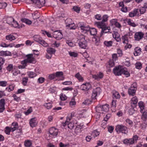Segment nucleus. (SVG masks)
Returning a JSON list of instances; mask_svg holds the SVG:
<instances>
[{
	"instance_id": "52",
	"label": "nucleus",
	"mask_w": 147,
	"mask_h": 147,
	"mask_svg": "<svg viewBox=\"0 0 147 147\" xmlns=\"http://www.w3.org/2000/svg\"><path fill=\"white\" fill-rule=\"evenodd\" d=\"M70 25H69L68 26H67V27H68V29L70 30H75L76 28V27L75 26V24H74V22Z\"/></svg>"
},
{
	"instance_id": "43",
	"label": "nucleus",
	"mask_w": 147,
	"mask_h": 147,
	"mask_svg": "<svg viewBox=\"0 0 147 147\" xmlns=\"http://www.w3.org/2000/svg\"><path fill=\"white\" fill-rule=\"evenodd\" d=\"M32 112V109L31 107H30L26 111H25L24 113L26 115H28Z\"/></svg>"
},
{
	"instance_id": "49",
	"label": "nucleus",
	"mask_w": 147,
	"mask_h": 147,
	"mask_svg": "<svg viewBox=\"0 0 147 147\" xmlns=\"http://www.w3.org/2000/svg\"><path fill=\"white\" fill-rule=\"evenodd\" d=\"M141 49L140 48L139 49L137 50V48L136 49L135 52L134 53V55L135 56H137L140 55L141 52Z\"/></svg>"
},
{
	"instance_id": "25",
	"label": "nucleus",
	"mask_w": 147,
	"mask_h": 147,
	"mask_svg": "<svg viewBox=\"0 0 147 147\" xmlns=\"http://www.w3.org/2000/svg\"><path fill=\"white\" fill-rule=\"evenodd\" d=\"M104 22H103L102 20V21L100 22H96V24L98 28H101L102 29L103 28H104V27H105V24L104 23Z\"/></svg>"
},
{
	"instance_id": "48",
	"label": "nucleus",
	"mask_w": 147,
	"mask_h": 147,
	"mask_svg": "<svg viewBox=\"0 0 147 147\" xmlns=\"http://www.w3.org/2000/svg\"><path fill=\"white\" fill-rule=\"evenodd\" d=\"M69 55L72 57H77L78 54L77 53L72 52L71 51H69Z\"/></svg>"
},
{
	"instance_id": "34",
	"label": "nucleus",
	"mask_w": 147,
	"mask_h": 147,
	"mask_svg": "<svg viewBox=\"0 0 147 147\" xmlns=\"http://www.w3.org/2000/svg\"><path fill=\"white\" fill-rule=\"evenodd\" d=\"M47 52L49 54L52 55L54 54L55 52V50L52 48H49L47 49Z\"/></svg>"
},
{
	"instance_id": "61",
	"label": "nucleus",
	"mask_w": 147,
	"mask_h": 147,
	"mask_svg": "<svg viewBox=\"0 0 147 147\" xmlns=\"http://www.w3.org/2000/svg\"><path fill=\"white\" fill-rule=\"evenodd\" d=\"M33 18L34 19H38L40 17L39 14L38 13H34L32 14Z\"/></svg>"
},
{
	"instance_id": "4",
	"label": "nucleus",
	"mask_w": 147,
	"mask_h": 147,
	"mask_svg": "<svg viewBox=\"0 0 147 147\" xmlns=\"http://www.w3.org/2000/svg\"><path fill=\"white\" fill-rule=\"evenodd\" d=\"M123 67L120 65L115 67L113 70L114 74L116 76H120L123 74V71L124 70Z\"/></svg>"
},
{
	"instance_id": "64",
	"label": "nucleus",
	"mask_w": 147,
	"mask_h": 147,
	"mask_svg": "<svg viewBox=\"0 0 147 147\" xmlns=\"http://www.w3.org/2000/svg\"><path fill=\"white\" fill-rule=\"evenodd\" d=\"M7 5V4L5 3H0V9L5 8Z\"/></svg>"
},
{
	"instance_id": "5",
	"label": "nucleus",
	"mask_w": 147,
	"mask_h": 147,
	"mask_svg": "<svg viewBox=\"0 0 147 147\" xmlns=\"http://www.w3.org/2000/svg\"><path fill=\"white\" fill-rule=\"evenodd\" d=\"M34 40L39 42L44 47H46L48 46V44L43 40L42 38L38 35H36L34 36Z\"/></svg>"
},
{
	"instance_id": "45",
	"label": "nucleus",
	"mask_w": 147,
	"mask_h": 147,
	"mask_svg": "<svg viewBox=\"0 0 147 147\" xmlns=\"http://www.w3.org/2000/svg\"><path fill=\"white\" fill-rule=\"evenodd\" d=\"M11 25L15 28H20V27L19 26L18 22L16 21H15L14 20Z\"/></svg>"
},
{
	"instance_id": "63",
	"label": "nucleus",
	"mask_w": 147,
	"mask_h": 147,
	"mask_svg": "<svg viewBox=\"0 0 147 147\" xmlns=\"http://www.w3.org/2000/svg\"><path fill=\"white\" fill-rule=\"evenodd\" d=\"M107 129L108 131L110 133H112L114 130V127L112 126H109L108 127Z\"/></svg>"
},
{
	"instance_id": "33",
	"label": "nucleus",
	"mask_w": 147,
	"mask_h": 147,
	"mask_svg": "<svg viewBox=\"0 0 147 147\" xmlns=\"http://www.w3.org/2000/svg\"><path fill=\"white\" fill-rule=\"evenodd\" d=\"M65 22L67 27L69 25H70V24H71L74 23V22H72V19L70 18L66 19L65 20Z\"/></svg>"
},
{
	"instance_id": "53",
	"label": "nucleus",
	"mask_w": 147,
	"mask_h": 147,
	"mask_svg": "<svg viewBox=\"0 0 147 147\" xmlns=\"http://www.w3.org/2000/svg\"><path fill=\"white\" fill-rule=\"evenodd\" d=\"M72 9L77 13H79L80 11V8L78 6H75L73 7Z\"/></svg>"
},
{
	"instance_id": "13",
	"label": "nucleus",
	"mask_w": 147,
	"mask_h": 147,
	"mask_svg": "<svg viewBox=\"0 0 147 147\" xmlns=\"http://www.w3.org/2000/svg\"><path fill=\"white\" fill-rule=\"evenodd\" d=\"M138 100V98L136 96H135L132 98L130 102L131 106L133 107H136Z\"/></svg>"
},
{
	"instance_id": "21",
	"label": "nucleus",
	"mask_w": 147,
	"mask_h": 147,
	"mask_svg": "<svg viewBox=\"0 0 147 147\" xmlns=\"http://www.w3.org/2000/svg\"><path fill=\"white\" fill-rule=\"evenodd\" d=\"M138 106L140 109V112H143L145 110L144 107L145 105L143 102L142 101H140L138 103Z\"/></svg>"
},
{
	"instance_id": "27",
	"label": "nucleus",
	"mask_w": 147,
	"mask_h": 147,
	"mask_svg": "<svg viewBox=\"0 0 147 147\" xmlns=\"http://www.w3.org/2000/svg\"><path fill=\"white\" fill-rule=\"evenodd\" d=\"M103 76V74L102 73L100 72L98 74H97V75H93V78L95 79L98 80L101 78Z\"/></svg>"
},
{
	"instance_id": "7",
	"label": "nucleus",
	"mask_w": 147,
	"mask_h": 147,
	"mask_svg": "<svg viewBox=\"0 0 147 147\" xmlns=\"http://www.w3.org/2000/svg\"><path fill=\"white\" fill-rule=\"evenodd\" d=\"M36 7L40 8L44 5L45 2V0H31Z\"/></svg>"
},
{
	"instance_id": "31",
	"label": "nucleus",
	"mask_w": 147,
	"mask_h": 147,
	"mask_svg": "<svg viewBox=\"0 0 147 147\" xmlns=\"http://www.w3.org/2000/svg\"><path fill=\"white\" fill-rule=\"evenodd\" d=\"M89 32H90L91 35H95L96 34L97 31L96 29L94 28H90Z\"/></svg>"
},
{
	"instance_id": "62",
	"label": "nucleus",
	"mask_w": 147,
	"mask_h": 147,
	"mask_svg": "<svg viewBox=\"0 0 147 147\" xmlns=\"http://www.w3.org/2000/svg\"><path fill=\"white\" fill-rule=\"evenodd\" d=\"M136 16H140V13H139V10L138 9H135L133 11Z\"/></svg>"
},
{
	"instance_id": "15",
	"label": "nucleus",
	"mask_w": 147,
	"mask_h": 147,
	"mask_svg": "<svg viewBox=\"0 0 147 147\" xmlns=\"http://www.w3.org/2000/svg\"><path fill=\"white\" fill-rule=\"evenodd\" d=\"M37 119L36 117H34L31 119L29 121V124L32 127H35L37 124Z\"/></svg>"
},
{
	"instance_id": "55",
	"label": "nucleus",
	"mask_w": 147,
	"mask_h": 147,
	"mask_svg": "<svg viewBox=\"0 0 147 147\" xmlns=\"http://www.w3.org/2000/svg\"><path fill=\"white\" fill-rule=\"evenodd\" d=\"M12 127L13 129V131L15 130L18 127V123L17 122H13L12 124Z\"/></svg>"
},
{
	"instance_id": "54",
	"label": "nucleus",
	"mask_w": 147,
	"mask_h": 147,
	"mask_svg": "<svg viewBox=\"0 0 147 147\" xmlns=\"http://www.w3.org/2000/svg\"><path fill=\"white\" fill-rule=\"evenodd\" d=\"M104 44L107 47H110L112 45V42L111 41H105L104 42Z\"/></svg>"
},
{
	"instance_id": "47",
	"label": "nucleus",
	"mask_w": 147,
	"mask_h": 147,
	"mask_svg": "<svg viewBox=\"0 0 147 147\" xmlns=\"http://www.w3.org/2000/svg\"><path fill=\"white\" fill-rule=\"evenodd\" d=\"M123 69H124V70L123 71V74L126 77H128L130 76V74L129 72L127 71V69L124 67Z\"/></svg>"
},
{
	"instance_id": "6",
	"label": "nucleus",
	"mask_w": 147,
	"mask_h": 147,
	"mask_svg": "<svg viewBox=\"0 0 147 147\" xmlns=\"http://www.w3.org/2000/svg\"><path fill=\"white\" fill-rule=\"evenodd\" d=\"M137 89V84L136 83H133L128 90L129 94L131 96H134L135 94Z\"/></svg>"
},
{
	"instance_id": "10",
	"label": "nucleus",
	"mask_w": 147,
	"mask_h": 147,
	"mask_svg": "<svg viewBox=\"0 0 147 147\" xmlns=\"http://www.w3.org/2000/svg\"><path fill=\"white\" fill-rule=\"evenodd\" d=\"M144 35V33L141 32H136L134 35L135 40L137 41L140 40L143 38Z\"/></svg>"
},
{
	"instance_id": "12",
	"label": "nucleus",
	"mask_w": 147,
	"mask_h": 147,
	"mask_svg": "<svg viewBox=\"0 0 147 147\" xmlns=\"http://www.w3.org/2000/svg\"><path fill=\"white\" fill-rule=\"evenodd\" d=\"M58 131V129L54 127L51 128L49 130L50 134L53 137H55L57 135Z\"/></svg>"
},
{
	"instance_id": "51",
	"label": "nucleus",
	"mask_w": 147,
	"mask_h": 147,
	"mask_svg": "<svg viewBox=\"0 0 147 147\" xmlns=\"http://www.w3.org/2000/svg\"><path fill=\"white\" fill-rule=\"evenodd\" d=\"M136 68L138 69H141L142 67V64L140 62H137L135 64Z\"/></svg>"
},
{
	"instance_id": "20",
	"label": "nucleus",
	"mask_w": 147,
	"mask_h": 147,
	"mask_svg": "<svg viewBox=\"0 0 147 147\" xmlns=\"http://www.w3.org/2000/svg\"><path fill=\"white\" fill-rule=\"evenodd\" d=\"M80 28L82 30V32L84 33H86L87 32H89L90 28L88 26H85L84 25H81Z\"/></svg>"
},
{
	"instance_id": "9",
	"label": "nucleus",
	"mask_w": 147,
	"mask_h": 147,
	"mask_svg": "<svg viewBox=\"0 0 147 147\" xmlns=\"http://www.w3.org/2000/svg\"><path fill=\"white\" fill-rule=\"evenodd\" d=\"M26 57L27 58L26 59L28 63L34 64L36 63V60L33 54H30L26 55Z\"/></svg>"
},
{
	"instance_id": "18",
	"label": "nucleus",
	"mask_w": 147,
	"mask_h": 147,
	"mask_svg": "<svg viewBox=\"0 0 147 147\" xmlns=\"http://www.w3.org/2000/svg\"><path fill=\"white\" fill-rule=\"evenodd\" d=\"M111 30V28L110 27H105L104 28L102 29V30L100 33V36L101 37L103 34L105 33H106L108 32H110V30Z\"/></svg>"
},
{
	"instance_id": "16",
	"label": "nucleus",
	"mask_w": 147,
	"mask_h": 147,
	"mask_svg": "<svg viewBox=\"0 0 147 147\" xmlns=\"http://www.w3.org/2000/svg\"><path fill=\"white\" fill-rule=\"evenodd\" d=\"M133 139L131 138H126L123 140V143L127 145H130L134 144Z\"/></svg>"
},
{
	"instance_id": "57",
	"label": "nucleus",
	"mask_w": 147,
	"mask_h": 147,
	"mask_svg": "<svg viewBox=\"0 0 147 147\" xmlns=\"http://www.w3.org/2000/svg\"><path fill=\"white\" fill-rule=\"evenodd\" d=\"M96 110L97 112L98 113H101V111H103L102 106H97L96 107Z\"/></svg>"
},
{
	"instance_id": "41",
	"label": "nucleus",
	"mask_w": 147,
	"mask_h": 147,
	"mask_svg": "<svg viewBox=\"0 0 147 147\" xmlns=\"http://www.w3.org/2000/svg\"><path fill=\"white\" fill-rule=\"evenodd\" d=\"M45 107L47 109H51L52 107V104L51 102L46 103L44 105Z\"/></svg>"
},
{
	"instance_id": "29",
	"label": "nucleus",
	"mask_w": 147,
	"mask_h": 147,
	"mask_svg": "<svg viewBox=\"0 0 147 147\" xmlns=\"http://www.w3.org/2000/svg\"><path fill=\"white\" fill-rule=\"evenodd\" d=\"M122 42L123 44H128V39L127 35H125L122 37Z\"/></svg>"
},
{
	"instance_id": "8",
	"label": "nucleus",
	"mask_w": 147,
	"mask_h": 147,
	"mask_svg": "<svg viewBox=\"0 0 147 147\" xmlns=\"http://www.w3.org/2000/svg\"><path fill=\"white\" fill-rule=\"evenodd\" d=\"M53 34V37L57 40H60L63 38V34L59 30L54 31Z\"/></svg>"
},
{
	"instance_id": "46",
	"label": "nucleus",
	"mask_w": 147,
	"mask_h": 147,
	"mask_svg": "<svg viewBox=\"0 0 147 147\" xmlns=\"http://www.w3.org/2000/svg\"><path fill=\"white\" fill-rule=\"evenodd\" d=\"M14 20L13 18L12 17L8 18L7 19V22L8 24L11 25Z\"/></svg>"
},
{
	"instance_id": "42",
	"label": "nucleus",
	"mask_w": 147,
	"mask_h": 147,
	"mask_svg": "<svg viewBox=\"0 0 147 147\" xmlns=\"http://www.w3.org/2000/svg\"><path fill=\"white\" fill-rule=\"evenodd\" d=\"M100 134L99 132L96 130H94L92 132V136H93L94 138L97 137L99 136Z\"/></svg>"
},
{
	"instance_id": "39",
	"label": "nucleus",
	"mask_w": 147,
	"mask_h": 147,
	"mask_svg": "<svg viewBox=\"0 0 147 147\" xmlns=\"http://www.w3.org/2000/svg\"><path fill=\"white\" fill-rule=\"evenodd\" d=\"M75 77L78 79L80 82H82L83 81V78L80 75L79 73H78L76 74Z\"/></svg>"
},
{
	"instance_id": "26",
	"label": "nucleus",
	"mask_w": 147,
	"mask_h": 147,
	"mask_svg": "<svg viewBox=\"0 0 147 147\" xmlns=\"http://www.w3.org/2000/svg\"><path fill=\"white\" fill-rule=\"evenodd\" d=\"M113 97L117 99H119L120 97V95L118 92L115 90H113L112 92Z\"/></svg>"
},
{
	"instance_id": "2",
	"label": "nucleus",
	"mask_w": 147,
	"mask_h": 147,
	"mask_svg": "<svg viewBox=\"0 0 147 147\" xmlns=\"http://www.w3.org/2000/svg\"><path fill=\"white\" fill-rule=\"evenodd\" d=\"M101 92V89L99 87L96 88L93 90L91 96L92 101L94 102L96 101V97L100 94Z\"/></svg>"
},
{
	"instance_id": "35",
	"label": "nucleus",
	"mask_w": 147,
	"mask_h": 147,
	"mask_svg": "<svg viewBox=\"0 0 147 147\" xmlns=\"http://www.w3.org/2000/svg\"><path fill=\"white\" fill-rule=\"evenodd\" d=\"M21 20L22 22L29 25L31 24L32 23V22L31 20L26 18L22 19Z\"/></svg>"
},
{
	"instance_id": "38",
	"label": "nucleus",
	"mask_w": 147,
	"mask_h": 147,
	"mask_svg": "<svg viewBox=\"0 0 147 147\" xmlns=\"http://www.w3.org/2000/svg\"><path fill=\"white\" fill-rule=\"evenodd\" d=\"M74 114L75 113L74 112H72L71 113L69 114L67 117L66 120L67 121H70L72 117L74 116Z\"/></svg>"
},
{
	"instance_id": "28",
	"label": "nucleus",
	"mask_w": 147,
	"mask_h": 147,
	"mask_svg": "<svg viewBox=\"0 0 147 147\" xmlns=\"http://www.w3.org/2000/svg\"><path fill=\"white\" fill-rule=\"evenodd\" d=\"M32 144L31 140H27L24 141V145L26 147H30Z\"/></svg>"
},
{
	"instance_id": "14",
	"label": "nucleus",
	"mask_w": 147,
	"mask_h": 147,
	"mask_svg": "<svg viewBox=\"0 0 147 147\" xmlns=\"http://www.w3.org/2000/svg\"><path fill=\"white\" fill-rule=\"evenodd\" d=\"M70 121H66L65 123H62V125L63 126V127L65 128V126L67 125V127L70 129H72L74 127V125L73 124L69 122Z\"/></svg>"
},
{
	"instance_id": "58",
	"label": "nucleus",
	"mask_w": 147,
	"mask_h": 147,
	"mask_svg": "<svg viewBox=\"0 0 147 147\" xmlns=\"http://www.w3.org/2000/svg\"><path fill=\"white\" fill-rule=\"evenodd\" d=\"M135 107H131V108L129 109V113L130 115H132L134 113L135 111L134 108Z\"/></svg>"
},
{
	"instance_id": "19",
	"label": "nucleus",
	"mask_w": 147,
	"mask_h": 147,
	"mask_svg": "<svg viewBox=\"0 0 147 147\" xmlns=\"http://www.w3.org/2000/svg\"><path fill=\"white\" fill-rule=\"evenodd\" d=\"M125 125L128 127H131L133 126V123L132 121L129 118L126 119L125 121Z\"/></svg>"
},
{
	"instance_id": "3",
	"label": "nucleus",
	"mask_w": 147,
	"mask_h": 147,
	"mask_svg": "<svg viewBox=\"0 0 147 147\" xmlns=\"http://www.w3.org/2000/svg\"><path fill=\"white\" fill-rule=\"evenodd\" d=\"M78 45L82 49H86L87 47V42L85 39V37L84 35L80 36L79 38Z\"/></svg>"
},
{
	"instance_id": "59",
	"label": "nucleus",
	"mask_w": 147,
	"mask_h": 147,
	"mask_svg": "<svg viewBox=\"0 0 147 147\" xmlns=\"http://www.w3.org/2000/svg\"><path fill=\"white\" fill-rule=\"evenodd\" d=\"M60 98L61 100H65L67 99V97L65 94H62L60 95Z\"/></svg>"
},
{
	"instance_id": "60",
	"label": "nucleus",
	"mask_w": 147,
	"mask_h": 147,
	"mask_svg": "<svg viewBox=\"0 0 147 147\" xmlns=\"http://www.w3.org/2000/svg\"><path fill=\"white\" fill-rule=\"evenodd\" d=\"M145 8H146L144 7H142L140 9H139V12L140 13V14H143L146 11Z\"/></svg>"
},
{
	"instance_id": "44",
	"label": "nucleus",
	"mask_w": 147,
	"mask_h": 147,
	"mask_svg": "<svg viewBox=\"0 0 147 147\" xmlns=\"http://www.w3.org/2000/svg\"><path fill=\"white\" fill-rule=\"evenodd\" d=\"M28 74L29 77L30 78H33L36 76V74L33 72H28Z\"/></svg>"
},
{
	"instance_id": "40",
	"label": "nucleus",
	"mask_w": 147,
	"mask_h": 147,
	"mask_svg": "<svg viewBox=\"0 0 147 147\" xmlns=\"http://www.w3.org/2000/svg\"><path fill=\"white\" fill-rule=\"evenodd\" d=\"M16 135L15 136L18 138L22 134V130L21 129H18L16 132Z\"/></svg>"
},
{
	"instance_id": "36",
	"label": "nucleus",
	"mask_w": 147,
	"mask_h": 147,
	"mask_svg": "<svg viewBox=\"0 0 147 147\" xmlns=\"http://www.w3.org/2000/svg\"><path fill=\"white\" fill-rule=\"evenodd\" d=\"M142 113V119L144 121H146V119H147V113L146 112V111H144V112H141Z\"/></svg>"
},
{
	"instance_id": "1",
	"label": "nucleus",
	"mask_w": 147,
	"mask_h": 147,
	"mask_svg": "<svg viewBox=\"0 0 147 147\" xmlns=\"http://www.w3.org/2000/svg\"><path fill=\"white\" fill-rule=\"evenodd\" d=\"M115 130L118 134L122 133L126 134L128 132L127 126L122 125H117L115 127Z\"/></svg>"
},
{
	"instance_id": "30",
	"label": "nucleus",
	"mask_w": 147,
	"mask_h": 147,
	"mask_svg": "<svg viewBox=\"0 0 147 147\" xmlns=\"http://www.w3.org/2000/svg\"><path fill=\"white\" fill-rule=\"evenodd\" d=\"M102 111L105 112H107L109 110V105L107 104H105L102 106Z\"/></svg>"
},
{
	"instance_id": "56",
	"label": "nucleus",
	"mask_w": 147,
	"mask_h": 147,
	"mask_svg": "<svg viewBox=\"0 0 147 147\" xmlns=\"http://www.w3.org/2000/svg\"><path fill=\"white\" fill-rule=\"evenodd\" d=\"M139 137L137 135H134L132 138H131L132 139H133V143L134 144L135 142H136L138 140Z\"/></svg>"
},
{
	"instance_id": "50",
	"label": "nucleus",
	"mask_w": 147,
	"mask_h": 147,
	"mask_svg": "<svg viewBox=\"0 0 147 147\" xmlns=\"http://www.w3.org/2000/svg\"><path fill=\"white\" fill-rule=\"evenodd\" d=\"M14 87V85L13 84H12L10 85L9 86L6 88V90H7L9 92H10L13 90Z\"/></svg>"
},
{
	"instance_id": "37",
	"label": "nucleus",
	"mask_w": 147,
	"mask_h": 147,
	"mask_svg": "<svg viewBox=\"0 0 147 147\" xmlns=\"http://www.w3.org/2000/svg\"><path fill=\"white\" fill-rule=\"evenodd\" d=\"M127 22L129 25L133 27H135L137 26V25L132 20L130 19L128 20Z\"/></svg>"
},
{
	"instance_id": "23",
	"label": "nucleus",
	"mask_w": 147,
	"mask_h": 147,
	"mask_svg": "<svg viewBox=\"0 0 147 147\" xmlns=\"http://www.w3.org/2000/svg\"><path fill=\"white\" fill-rule=\"evenodd\" d=\"M11 54L9 51H1L0 52V56H11Z\"/></svg>"
},
{
	"instance_id": "24",
	"label": "nucleus",
	"mask_w": 147,
	"mask_h": 147,
	"mask_svg": "<svg viewBox=\"0 0 147 147\" xmlns=\"http://www.w3.org/2000/svg\"><path fill=\"white\" fill-rule=\"evenodd\" d=\"M113 35V38L115 39L117 41L119 42L121 40V39L120 37V35L117 32H114Z\"/></svg>"
},
{
	"instance_id": "22",
	"label": "nucleus",
	"mask_w": 147,
	"mask_h": 147,
	"mask_svg": "<svg viewBox=\"0 0 147 147\" xmlns=\"http://www.w3.org/2000/svg\"><path fill=\"white\" fill-rule=\"evenodd\" d=\"M5 38L7 40L10 41L14 40L16 38L15 36L11 34L7 35L5 37Z\"/></svg>"
},
{
	"instance_id": "11",
	"label": "nucleus",
	"mask_w": 147,
	"mask_h": 147,
	"mask_svg": "<svg viewBox=\"0 0 147 147\" xmlns=\"http://www.w3.org/2000/svg\"><path fill=\"white\" fill-rule=\"evenodd\" d=\"M90 83H83L81 85L80 88L82 90L87 91L91 88Z\"/></svg>"
},
{
	"instance_id": "32",
	"label": "nucleus",
	"mask_w": 147,
	"mask_h": 147,
	"mask_svg": "<svg viewBox=\"0 0 147 147\" xmlns=\"http://www.w3.org/2000/svg\"><path fill=\"white\" fill-rule=\"evenodd\" d=\"M76 104V102L75 100V98L74 97H73V98L71 99V100L69 102V105L70 107L72 108L73 107L75 106Z\"/></svg>"
},
{
	"instance_id": "17",
	"label": "nucleus",
	"mask_w": 147,
	"mask_h": 147,
	"mask_svg": "<svg viewBox=\"0 0 147 147\" xmlns=\"http://www.w3.org/2000/svg\"><path fill=\"white\" fill-rule=\"evenodd\" d=\"M55 74L56 78H57V80H63V72L62 71H58L55 73Z\"/></svg>"
}]
</instances>
